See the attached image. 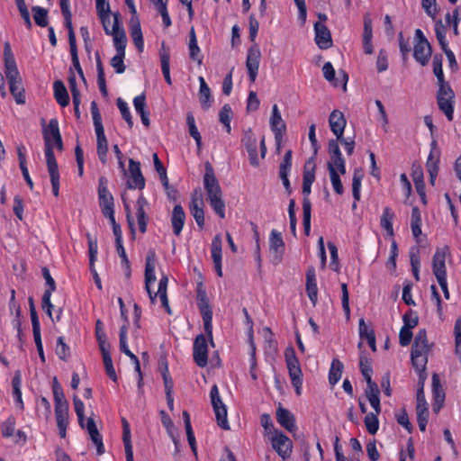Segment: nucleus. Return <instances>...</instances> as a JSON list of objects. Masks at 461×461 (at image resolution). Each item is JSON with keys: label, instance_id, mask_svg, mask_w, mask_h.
<instances>
[{"label": "nucleus", "instance_id": "nucleus-1", "mask_svg": "<svg viewBox=\"0 0 461 461\" xmlns=\"http://www.w3.org/2000/svg\"><path fill=\"white\" fill-rule=\"evenodd\" d=\"M44 152L48 172L50 177L52 193L58 197L59 194V171L54 154V147L58 150H63V141L59 131V122L51 119L46 128L43 129Z\"/></svg>", "mask_w": 461, "mask_h": 461}, {"label": "nucleus", "instance_id": "nucleus-2", "mask_svg": "<svg viewBox=\"0 0 461 461\" xmlns=\"http://www.w3.org/2000/svg\"><path fill=\"white\" fill-rule=\"evenodd\" d=\"M4 65L5 74L9 82V89L16 104H25V95L22 77L17 68L11 45L8 41H5L4 44Z\"/></svg>", "mask_w": 461, "mask_h": 461}, {"label": "nucleus", "instance_id": "nucleus-3", "mask_svg": "<svg viewBox=\"0 0 461 461\" xmlns=\"http://www.w3.org/2000/svg\"><path fill=\"white\" fill-rule=\"evenodd\" d=\"M433 346V343H429L426 330H420L414 338L411 351V361L416 372L419 374L420 380L424 381L426 379L425 371L428 363V356Z\"/></svg>", "mask_w": 461, "mask_h": 461}, {"label": "nucleus", "instance_id": "nucleus-4", "mask_svg": "<svg viewBox=\"0 0 461 461\" xmlns=\"http://www.w3.org/2000/svg\"><path fill=\"white\" fill-rule=\"evenodd\" d=\"M203 186L207 194V199L215 213L221 218H225V203L222 200V192L215 176L213 167L210 162L204 164Z\"/></svg>", "mask_w": 461, "mask_h": 461}, {"label": "nucleus", "instance_id": "nucleus-5", "mask_svg": "<svg viewBox=\"0 0 461 461\" xmlns=\"http://www.w3.org/2000/svg\"><path fill=\"white\" fill-rule=\"evenodd\" d=\"M157 256L154 250L149 249L146 256L145 263V289L149 294L151 303H156L157 296H159L163 308L168 314H171L167 291L153 293L150 289V284L156 281L155 267Z\"/></svg>", "mask_w": 461, "mask_h": 461}, {"label": "nucleus", "instance_id": "nucleus-6", "mask_svg": "<svg viewBox=\"0 0 461 461\" xmlns=\"http://www.w3.org/2000/svg\"><path fill=\"white\" fill-rule=\"evenodd\" d=\"M91 113L96 134V149L100 161L103 164L107 162L108 140L104 134L101 113L95 101L91 103Z\"/></svg>", "mask_w": 461, "mask_h": 461}, {"label": "nucleus", "instance_id": "nucleus-7", "mask_svg": "<svg viewBox=\"0 0 461 461\" xmlns=\"http://www.w3.org/2000/svg\"><path fill=\"white\" fill-rule=\"evenodd\" d=\"M285 357L292 385L294 387L295 393L299 396L302 394L303 372L294 348L292 347L287 348L285 351Z\"/></svg>", "mask_w": 461, "mask_h": 461}, {"label": "nucleus", "instance_id": "nucleus-8", "mask_svg": "<svg viewBox=\"0 0 461 461\" xmlns=\"http://www.w3.org/2000/svg\"><path fill=\"white\" fill-rule=\"evenodd\" d=\"M210 398L218 426L225 430L230 429L227 419V407L221 401L219 389L216 384H213L211 388Z\"/></svg>", "mask_w": 461, "mask_h": 461}, {"label": "nucleus", "instance_id": "nucleus-9", "mask_svg": "<svg viewBox=\"0 0 461 461\" xmlns=\"http://www.w3.org/2000/svg\"><path fill=\"white\" fill-rule=\"evenodd\" d=\"M273 449L283 459L290 458L293 450L292 440L281 430H274L270 436Z\"/></svg>", "mask_w": 461, "mask_h": 461}, {"label": "nucleus", "instance_id": "nucleus-10", "mask_svg": "<svg viewBox=\"0 0 461 461\" xmlns=\"http://www.w3.org/2000/svg\"><path fill=\"white\" fill-rule=\"evenodd\" d=\"M113 23L111 28V33L109 35L113 36V45L116 52L125 53L127 37L125 31L122 26L120 13H113Z\"/></svg>", "mask_w": 461, "mask_h": 461}, {"label": "nucleus", "instance_id": "nucleus-11", "mask_svg": "<svg viewBox=\"0 0 461 461\" xmlns=\"http://www.w3.org/2000/svg\"><path fill=\"white\" fill-rule=\"evenodd\" d=\"M53 397L55 402L56 419L68 418V402L67 401L63 389L57 377H54L52 384Z\"/></svg>", "mask_w": 461, "mask_h": 461}, {"label": "nucleus", "instance_id": "nucleus-12", "mask_svg": "<svg viewBox=\"0 0 461 461\" xmlns=\"http://www.w3.org/2000/svg\"><path fill=\"white\" fill-rule=\"evenodd\" d=\"M416 401H417V405H416L417 422H418L420 429L421 431H425L429 412L428 403L425 399L422 380H420V386L417 390Z\"/></svg>", "mask_w": 461, "mask_h": 461}, {"label": "nucleus", "instance_id": "nucleus-13", "mask_svg": "<svg viewBox=\"0 0 461 461\" xmlns=\"http://www.w3.org/2000/svg\"><path fill=\"white\" fill-rule=\"evenodd\" d=\"M193 357L199 367H204L208 364V344L203 334L197 335L194 340Z\"/></svg>", "mask_w": 461, "mask_h": 461}, {"label": "nucleus", "instance_id": "nucleus-14", "mask_svg": "<svg viewBox=\"0 0 461 461\" xmlns=\"http://www.w3.org/2000/svg\"><path fill=\"white\" fill-rule=\"evenodd\" d=\"M98 202L102 213L114 209L113 196L108 190V180L100 176L98 180Z\"/></svg>", "mask_w": 461, "mask_h": 461}, {"label": "nucleus", "instance_id": "nucleus-15", "mask_svg": "<svg viewBox=\"0 0 461 461\" xmlns=\"http://www.w3.org/2000/svg\"><path fill=\"white\" fill-rule=\"evenodd\" d=\"M261 58V52L259 47L257 43H254L248 50L247 59H246V68L249 74V78L251 83L256 81L259 61Z\"/></svg>", "mask_w": 461, "mask_h": 461}, {"label": "nucleus", "instance_id": "nucleus-16", "mask_svg": "<svg viewBox=\"0 0 461 461\" xmlns=\"http://www.w3.org/2000/svg\"><path fill=\"white\" fill-rule=\"evenodd\" d=\"M446 94L442 91L437 93V103L439 110L446 115L448 121H452L454 117V103L455 93L452 90H446Z\"/></svg>", "mask_w": 461, "mask_h": 461}, {"label": "nucleus", "instance_id": "nucleus-17", "mask_svg": "<svg viewBox=\"0 0 461 461\" xmlns=\"http://www.w3.org/2000/svg\"><path fill=\"white\" fill-rule=\"evenodd\" d=\"M449 254V247L443 246L442 248H438L435 251V254L432 258V271L435 277L441 278L447 277V268H446V258Z\"/></svg>", "mask_w": 461, "mask_h": 461}, {"label": "nucleus", "instance_id": "nucleus-18", "mask_svg": "<svg viewBox=\"0 0 461 461\" xmlns=\"http://www.w3.org/2000/svg\"><path fill=\"white\" fill-rule=\"evenodd\" d=\"M203 207V201L202 194L200 191L195 190L191 196L189 210L200 230H203L204 227V211Z\"/></svg>", "mask_w": 461, "mask_h": 461}, {"label": "nucleus", "instance_id": "nucleus-19", "mask_svg": "<svg viewBox=\"0 0 461 461\" xmlns=\"http://www.w3.org/2000/svg\"><path fill=\"white\" fill-rule=\"evenodd\" d=\"M241 143L248 151L250 165L254 167H258L259 160L258 158L257 140L250 129L244 132L241 138Z\"/></svg>", "mask_w": 461, "mask_h": 461}, {"label": "nucleus", "instance_id": "nucleus-20", "mask_svg": "<svg viewBox=\"0 0 461 461\" xmlns=\"http://www.w3.org/2000/svg\"><path fill=\"white\" fill-rule=\"evenodd\" d=\"M129 172L131 179L127 181L130 189L142 190L145 187V178L140 171V164L132 158L129 159Z\"/></svg>", "mask_w": 461, "mask_h": 461}, {"label": "nucleus", "instance_id": "nucleus-21", "mask_svg": "<svg viewBox=\"0 0 461 461\" xmlns=\"http://www.w3.org/2000/svg\"><path fill=\"white\" fill-rule=\"evenodd\" d=\"M311 186L312 185L303 184V225L306 236H309L311 231L312 203L308 197L311 194Z\"/></svg>", "mask_w": 461, "mask_h": 461}, {"label": "nucleus", "instance_id": "nucleus-22", "mask_svg": "<svg viewBox=\"0 0 461 461\" xmlns=\"http://www.w3.org/2000/svg\"><path fill=\"white\" fill-rule=\"evenodd\" d=\"M95 9L97 13V16L100 19L104 32L108 35L111 33V8L110 4L106 0H95Z\"/></svg>", "mask_w": 461, "mask_h": 461}, {"label": "nucleus", "instance_id": "nucleus-23", "mask_svg": "<svg viewBox=\"0 0 461 461\" xmlns=\"http://www.w3.org/2000/svg\"><path fill=\"white\" fill-rule=\"evenodd\" d=\"M315 42L321 50H327L332 46L331 34L328 27L321 23H314Z\"/></svg>", "mask_w": 461, "mask_h": 461}, {"label": "nucleus", "instance_id": "nucleus-24", "mask_svg": "<svg viewBox=\"0 0 461 461\" xmlns=\"http://www.w3.org/2000/svg\"><path fill=\"white\" fill-rule=\"evenodd\" d=\"M276 420L289 432H294L297 429L294 415L289 410L284 408L281 404L276 410Z\"/></svg>", "mask_w": 461, "mask_h": 461}, {"label": "nucleus", "instance_id": "nucleus-25", "mask_svg": "<svg viewBox=\"0 0 461 461\" xmlns=\"http://www.w3.org/2000/svg\"><path fill=\"white\" fill-rule=\"evenodd\" d=\"M221 247L222 240L221 234H216L212 240L211 254L214 264V268L218 276H222L221 269Z\"/></svg>", "mask_w": 461, "mask_h": 461}, {"label": "nucleus", "instance_id": "nucleus-26", "mask_svg": "<svg viewBox=\"0 0 461 461\" xmlns=\"http://www.w3.org/2000/svg\"><path fill=\"white\" fill-rule=\"evenodd\" d=\"M329 123L330 130L336 138H341L347 124L344 114L339 110L332 111L330 114Z\"/></svg>", "mask_w": 461, "mask_h": 461}, {"label": "nucleus", "instance_id": "nucleus-27", "mask_svg": "<svg viewBox=\"0 0 461 461\" xmlns=\"http://www.w3.org/2000/svg\"><path fill=\"white\" fill-rule=\"evenodd\" d=\"M306 293L310 301L315 306L318 301V287L313 267H309L306 272Z\"/></svg>", "mask_w": 461, "mask_h": 461}, {"label": "nucleus", "instance_id": "nucleus-28", "mask_svg": "<svg viewBox=\"0 0 461 461\" xmlns=\"http://www.w3.org/2000/svg\"><path fill=\"white\" fill-rule=\"evenodd\" d=\"M130 34L134 45L140 52L143 51L144 41L139 18L130 19Z\"/></svg>", "mask_w": 461, "mask_h": 461}, {"label": "nucleus", "instance_id": "nucleus-29", "mask_svg": "<svg viewBox=\"0 0 461 461\" xmlns=\"http://www.w3.org/2000/svg\"><path fill=\"white\" fill-rule=\"evenodd\" d=\"M292 150L289 149L285 152L283 160L279 166V176L288 193L291 192L290 181L288 179V174L292 167Z\"/></svg>", "mask_w": 461, "mask_h": 461}, {"label": "nucleus", "instance_id": "nucleus-30", "mask_svg": "<svg viewBox=\"0 0 461 461\" xmlns=\"http://www.w3.org/2000/svg\"><path fill=\"white\" fill-rule=\"evenodd\" d=\"M86 429L91 438L93 443L96 446L97 455H103L104 453V446L103 443V438L99 433L95 422L93 418H88L86 422Z\"/></svg>", "mask_w": 461, "mask_h": 461}, {"label": "nucleus", "instance_id": "nucleus-31", "mask_svg": "<svg viewBox=\"0 0 461 461\" xmlns=\"http://www.w3.org/2000/svg\"><path fill=\"white\" fill-rule=\"evenodd\" d=\"M185 221V213L183 207L180 204H176L172 211L171 224L173 228V233L176 236H179L182 232Z\"/></svg>", "mask_w": 461, "mask_h": 461}, {"label": "nucleus", "instance_id": "nucleus-32", "mask_svg": "<svg viewBox=\"0 0 461 461\" xmlns=\"http://www.w3.org/2000/svg\"><path fill=\"white\" fill-rule=\"evenodd\" d=\"M270 128L274 132V135H276V138H280V133H285L286 130L285 122L282 119L281 113L276 104H274L272 107Z\"/></svg>", "mask_w": 461, "mask_h": 461}, {"label": "nucleus", "instance_id": "nucleus-33", "mask_svg": "<svg viewBox=\"0 0 461 461\" xmlns=\"http://www.w3.org/2000/svg\"><path fill=\"white\" fill-rule=\"evenodd\" d=\"M432 50L429 42L428 43H415L413 48V58L421 66L428 64L429 58L431 57Z\"/></svg>", "mask_w": 461, "mask_h": 461}, {"label": "nucleus", "instance_id": "nucleus-34", "mask_svg": "<svg viewBox=\"0 0 461 461\" xmlns=\"http://www.w3.org/2000/svg\"><path fill=\"white\" fill-rule=\"evenodd\" d=\"M440 161V150L438 149L437 141L433 140L430 144V151L427 158L426 168L428 173H438Z\"/></svg>", "mask_w": 461, "mask_h": 461}, {"label": "nucleus", "instance_id": "nucleus-35", "mask_svg": "<svg viewBox=\"0 0 461 461\" xmlns=\"http://www.w3.org/2000/svg\"><path fill=\"white\" fill-rule=\"evenodd\" d=\"M122 441H123L124 449H125L126 461H134L130 424L125 418L122 419Z\"/></svg>", "mask_w": 461, "mask_h": 461}, {"label": "nucleus", "instance_id": "nucleus-36", "mask_svg": "<svg viewBox=\"0 0 461 461\" xmlns=\"http://www.w3.org/2000/svg\"><path fill=\"white\" fill-rule=\"evenodd\" d=\"M69 89L72 95V100L74 104L75 115L77 118H80L79 104L81 102L80 92L77 88L76 77L70 68V74L68 77Z\"/></svg>", "mask_w": 461, "mask_h": 461}, {"label": "nucleus", "instance_id": "nucleus-37", "mask_svg": "<svg viewBox=\"0 0 461 461\" xmlns=\"http://www.w3.org/2000/svg\"><path fill=\"white\" fill-rule=\"evenodd\" d=\"M188 49L190 59L194 61H196L198 65H201L203 62V55L201 54V50L197 44L195 32L193 27L191 28L189 32Z\"/></svg>", "mask_w": 461, "mask_h": 461}, {"label": "nucleus", "instance_id": "nucleus-38", "mask_svg": "<svg viewBox=\"0 0 461 461\" xmlns=\"http://www.w3.org/2000/svg\"><path fill=\"white\" fill-rule=\"evenodd\" d=\"M21 385H22V374H21L20 370H16L14 373V376L12 380L13 395H14L16 406L20 410L23 411L24 409V404H23V402L22 399Z\"/></svg>", "mask_w": 461, "mask_h": 461}, {"label": "nucleus", "instance_id": "nucleus-39", "mask_svg": "<svg viewBox=\"0 0 461 461\" xmlns=\"http://www.w3.org/2000/svg\"><path fill=\"white\" fill-rule=\"evenodd\" d=\"M394 217L395 213L390 207L384 208L383 214L380 219V225L386 231L389 237H393L394 235L393 227Z\"/></svg>", "mask_w": 461, "mask_h": 461}, {"label": "nucleus", "instance_id": "nucleus-40", "mask_svg": "<svg viewBox=\"0 0 461 461\" xmlns=\"http://www.w3.org/2000/svg\"><path fill=\"white\" fill-rule=\"evenodd\" d=\"M199 100L201 106L203 110H207L211 107L212 102L211 90L203 77H199Z\"/></svg>", "mask_w": 461, "mask_h": 461}, {"label": "nucleus", "instance_id": "nucleus-41", "mask_svg": "<svg viewBox=\"0 0 461 461\" xmlns=\"http://www.w3.org/2000/svg\"><path fill=\"white\" fill-rule=\"evenodd\" d=\"M53 90L57 103L62 107L68 106L69 104V96L63 82L60 80L55 81Z\"/></svg>", "mask_w": 461, "mask_h": 461}, {"label": "nucleus", "instance_id": "nucleus-42", "mask_svg": "<svg viewBox=\"0 0 461 461\" xmlns=\"http://www.w3.org/2000/svg\"><path fill=\"white\" fill-rule=\"evenodd\" d=\"M60 9H61L62 15L64 16L65 27L68 29V32L69 47L75 46V45H77L76 35H75L74 29L72 26V21H71L72 14H71L69 6H63V7H60Z\"/></svg>", "mask_w": 461, "mask_h": 461}, {"label": "nucleus", "instance_id": "nucleus-43", "mask_svg": "<svg viewBox=\"0 0 461 461\" xmlns=\"http://www.w3.org/2000/svg\"><path fill=\"white\" fill-rule=\"evenodd\" d=\"M159 59L163 76L170 75V50L164 41L159 50Z\"/></svg>", "mask_w": 461, "mask_h": 461}, {"label": "nucleus", "instance_id": "nucleus-44", "mask_svg": "<svg viewBox=\"0 0 461 461\" xmlns=\"http://www.w3.org/2000/svg\"><path fill=\"white\" fill-rule=\"evenodd\" d=\"M96 70H97V84L100 92L103 95H107L106 81L104 77V66L101 60V57L98 52L95 53Z\"/></svg>", "mask_w": 461, "mask_h": 461}, {"label": "nucleus", "instance_id": "nucleus-45", "mask_svg": "<svg viewBox=\"0 0 461 461\" xmlns=\"http://www.w3.org/2000/svg\"><path fill=\"white\" fill-rule=\"evenodd\" d=\"M315 167L314 157H312L304 164L303 184L312 185L315 180Z\"/></svg>", "mask_w": 461, "mask_h": 461}, {"label": "nucleus", "instance_id": "nucleus-46", "mask_svg": "<svg viewBox=\"0 0 461 461\" xmlns=\"http://www.w3.org/2000/svg\"><path fill=\"white\" fill-rule=\"evenodd\" d=\"M186 122L188 125L189 134L194 138L197 146V149L200 150L202 148V137L195 125L194 117L191 113H188L186 115Z\"/></svg>", "mask_w": 461, "mask_h": 461}, {"label": "nucleus", "instance_id": "nucleus-47", "mask_svg": "<svg viewBox=\"0 0 461 461\" xmlns=\"http://www.w3.org/2000/svg\"><path fill=\"white\" fill-rule=\"evenodd\" d=\"M342 363L337 358L333 359L329 372V382L330 384L334 385L339 382L342 375Z\"/></svg>", "mask_w": 461, "mask_h": 461}, {"label": "nucleus", "instance_id": "nucleus-48", "mask_svg": "<svg viewBox=\"0 0 461 461\" xmlns=\"http://www.w3.org/2000/svg\"><path fill=\"white\" fill-rule=\"evenodd\" d=\"M33 19L35 23L40 27H47L49 24L48 21V10L41 6H33L32 8Z\"/></svg>", "mask_w": 461, "mask_h": 461}, {"label": "nucleus", "instance_id": "nucleus-49", "mask_svg": "<svg viewBox=\"0 0 461 461\" xmlns=\"http://www.w3.org/2000/svg\"><path fill=\"white\" fill-rule=\"evenodd\" d=\"M447 25L443 24L442 20L435 21V34L441 49H446L448 42L446 39Z\"/></svg>", "mask_w": 461, "mask_h": 461}, {"label": "nucleus", "instance_id": "nucleus-50", "mask_svg": "<svg viewBox=\"0 0 461 461\" xmlns=\"http://www.w3.org/2000/svg\"><path fill=\"white\" fill-rule=\"evenodd\" d=\"M339 140L338 138L336 140H330L328 144V152L330 157V160L328 163H335L340 160H343V157L339 146Z\"/></svg>", "mask_w": 461, "mask_h": 461}, {"label": "nucleus", "instance_id": "nucleus-51", "mask_svg": "<svg viewBox=\"0 0 461 461\" xmlns=\"http://www.w3.org/2000/svg\"><path fill=\"white\" fill-rule=\"evenodd\" d=\"M432 393L435 402L445 401V391L440 384V379L438 374L432 375Z\"/></svg>", "mask_w": 461, "mask_h": 461}, {"label": "nucleus", "instance_id": "nucleus-52", "mask_svg": "<svg viewBox=\"0 0 461 461\" xmlns=\"http://www.w3.org/2000/svg\"><path fill=\"white\" fill-rule=\"evenodd\" d=\"M410 261L411 266V270L413 276L416 281L420 280V258L419 255V249L412 248L410 251Z\"/></svg>", "mask_w": 461, "mask_h": 461}, {"label": "nucleus", "instance_id": "nucleus-53", "mask_svg": "<svg viewBox=\"0 0 461 461\" xmlns=\"http://www.w3.org/2000/svg\"><path fill=\"white\" fill-rule=\"evenodd\" d=\"M16 420L15 418L11 415L0 425V432L3 438H10L14 435L15 429Z\"/></svg>", "mask_w": 461, "mask_h": 461}, {"label": "nucleus", "instance_id": "nucleus-54", "mask_svg": "<svg viewBox=\"0 0 461 461\" xmlns=\"http://www.w3.org/2000/svg\"><path fill=\"white\" fill-rule=\"evenodd\" d=\"M332 187L336 194H342L344 192L343 185L336 168H333L331 165H327Z\"/></svg>", "mask_w": 461, "mask_h": 461}, {"label": "nucleus", "instance_id": "nucleus-55", "mask_svg": "<svg viewBox=\"0 0 461 461\" xmlns=\"http://www.w3.org/2000/svg\"><path fill=\"white\" fill-rule=\"evenodd\" d=\"M363 178V174L360 169H355L352 179V194L354 200H360V189H361V182Z\"/></svg>", "mask_w": 461, "mask_h": 461}, {"label": "nucleus", "instance_id": "nucleus-56", "mask_svg": "<svg viewBox=\"0 0 461 461\" xmlns=\"http://www.w3.org/2000/svg\"><path fill=\"white\" fill-rule=\"evenodd\" d=\"M119 337L121 351L128 356L131 360L136 359L137 357L129 349L127 345V327L125 325L121 327Z\"/></svg>", "mask_w": 461, "mask_h": 461}, {"label": "nucleus", "instance_id": "nucleus-57", "mask_svg": "<svg viewBox=\"0 0 461 461\" xmlns=\"http://www.w3.org/2000/svg\"><path fill=\"white\" fill-rule=\"evenodd\" d=\"M359 368L366 383L372 380L373 369L367 357L361 355L359 357Z\"/></svg>", "mask_w": 461, "mask_h": 461}, {"label": "nucleus", "instance_id": "nucleus-58", "mask_svg": "<svg viewBox=\"0 0 461 461\" xmlns=\"http://www.w3.org/2000/svg\"><path fill=\"white\" fill-rule=\"evenodd\" d=\"M378 415L369 412L366 415L364 422L369 434L375 435L379 429Z\"/></svg>", "mask_w": 461, "mask_h": 461}, {"label": "nucleus", "instance_id": "nucleus-59", "mask_svg": "<svg viewBox=\"0 0 461 461\" xmlns=\"http://www.w3.org/2000/svg\"><path fill=\"white\" fill-rule=\"evenodd\" d=\"M446 23L447 25H452L453 27V33L454 35L457 36L459 34L458 32V24L460 22V14H459V8L456 7L453 10V13H447L446 14Z\"/></svg>", "mask_w": 461, "mask_h": 461}, {"label": "nucleus", "instance_id": "nucleus-60", "mask_svg": "<svg viewBox=\"0 0 461 461\" xmlns=\"http://www.w3.org/2000/svg\"><path fill=\"white\" fill-rule=\"evenodd\" d=\"M197 305H198L201 314H203L207 312H212V311L210 307V304H209V300L206 295V293L204 290H203L201 288H199L197 290Z\"/></svg>", "mask_w": 461, "mask_h": 461}, {"label": "nucleus", "instance_id": "nucleus-61", "mask_svg": "<svg viewBox=\"0 0 461 461\" xmlns=\"http://www.w3.org/2000/svg\"><path fill=\"white\" fill-rule=\"evenodd\" d=\"M269 247L271 250H275L276 252H278L280 249H284L285 243L279 231L276 230L271 231L269 238Z\"/></svg>", "mask_w": 461, "mask_h": 461}, {"label": "nucleus", "instance_id": "nucleus-62", "mask_svg": "<svg viewBox=\"0 0 461 461\" xmlns=\"http://www.w3.org/2000/svg\"><path fill=\"white\" fill-rule=\"evenodd\" d=\"M117 106L122 113V118L127 122L129 128L131 129L133 126V121L127 103L124 102L122 98H118Z\"/></svg>", "mask_w": 461, "mask_h": 461}, {"label": "nucleus", "instance_id": "nucleus-63", "mask_svg": "<svg viewBox=\"0 0 461 461\" xmlns=\"http://www.w3.org/2000/svg\"><path fill=\"white\" fill-rule=\"evenodd\" d=\"M56 354L61 360H67L70 356L69 348L65 343L63 337H59L57 339Z\"/></svg>", "mask_w": 461, "mask_h": 461}, {"label": "nucleus", "instance_id": "nucleus-64", "mask_svg": "<svg viewBox=\"0 0 461 461\" xmlns=\"http://www.w3.org/2000/svg\"><path fill=\"white\" fill-rule=\"evenodd\" d=\"M124 57L125 53L116 52V55L113 56L111 59V66L114 68L117 74H122L126 69V67L123 62Z\"/></svg>", "mask_w": 461, "mask_h": 461}]
</instances>
